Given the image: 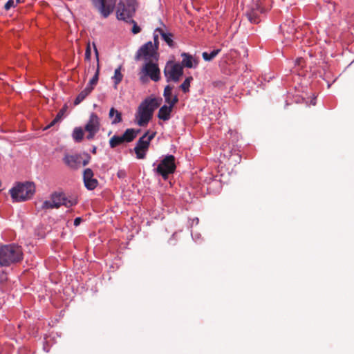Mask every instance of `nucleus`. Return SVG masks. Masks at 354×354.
Wrapping results in <instances>:
<instances>
[{"mask_svg":"<svg viewBox=\"0 0 354 354\" xmlns=\"http://www.w3.org/2000/svg\"><path fill=\"white\" fill-rule=\"evenodd\" d=\"M162 99L147 97L139 105L136 113V123L140 127L146 126L152 118L153 111L161 104Z\"/></svg>","mask_w":354,"mask_h":354,"instance_id":"obj_1","label":"nucleus"},{"mask_svg":"<svg viewBox=\"0 0 354 354\" xmlns=\"http://www.w3.org/2000/svg\"><path fill=\"white\" fill-rule=\"evenodd\" d=\"M23 258L21 247L15 244L5 245L0 248V265L8 266L20 261Z\"/></svg>","mask_w":354,"mask_h":354,"instance_id":"obj_2","label":"nucleus"},{"mask_svg":"<svg viewBox=\"0 0 354 354\" xmlns=\"http://www.w3.org/2000/svg\"><path fill=\"white\" fill-rule=\"evenodd\" d=\"M35 192V185L31 182L18 183L10 189L14 202H22L30 199Z\"/></svg>","mask_w":354,"mask_h":354,"instance_id":"obj_3","label":"nucleus"},{"mask_svg":"<svg viewBox=\"0 0 354 354\" xmlns=\"http://www.w3.org/2000/svg\"><path fill=\"white\" fill-rule=\"evenodd\" d=\"M175 160L173 155L166 156L154 169V171L161 176L164 180H167L169 176L176 171Z\"/></svg>","mask_w":354,"mask_h":354,"instance_id":"obj_4","label":"nucleus"},{"mask_svg":"<svg viewBox=\"0 0 354 354\" xmlns=\"http://www.w3.org/2000/svg\"><path fill=\"white\" fill-rule=\"evenodd\" d=\"M136 0H120L117 9V18L127 21L136 12Z\"/></svg>","mask_w":354,"mask_h":354,"instance_id":"obj_5","label":"nucleus"},{"mask_svg":"<svg viewBox=\"0 0 354 354\" xmlns=\"http://www.w3.org/2000/svg\"><path fill=\"white\" fill-rule=\"evenodd\" d=\"M93 8L100 14V15L106 19L113 12L115 8L117 0H90Z\"/></svg>","mask_w":354,"mask_h":354,"instance_id":"obj_6","label":"nucleus"},{"mask_svg":"<svg viewBox=\"0 0 354 354\" xmlns=\"http://www.w3.org/2000/svg\"><path fill=\"white\" fill-rule=\"evenodd\" d=\"M167 82H178L183 74V66L178 63L167 62L164 69Z\"/></svg>","mask_w":354,"mask_h":354,"instance_id":"obj_7","label":"nucleus"},{"mask_svg":"<svg viewBox=\"0 0 354 354\" xmlns=\"http://www.w3.org/2000/svg\"><path fill=\"white\" fill-rule=\"evenodd\" d=\"M149 133V132L147 131L141 138H140L134 148L136 157L138 159L145 158L146 151L149 147L150 142L156 136V132H153L150 135Z\"/></svg>","mask_w":354,"mask_h":354,"instance_id":"obj_8","label":"nucleus"},{"mask_svg":"<svg viewBox=\"0 0 354 354\" xmlns=\"http://www.w3.org/2000/svg\"><path fill=\"white\" fill-rule=\"evenodd\" d=\"M156 48L153 46L151 41H148L142 45L137 51L135 59L136 60L140 59L143 57L146 61H152L157 59L158 53Z\"/></svg>","mask_w":354,"mask_h":354,"instance_id":"obj_9","label":"nucleus"},{"mask_svg":"<svg viewBox=\"0 0 354 354\" xmlns=\"http://www.w3.org/2000/svg\"><path fill=\"white\" fill-rule=\"evenodd\" d=\"M142 73L145 76H141L140 80L145 82V77H149L154 82H158L160 79V71L158 64L153 63L152 61L147 62L142 69Z\"/></svg>","mask_w":354,"mask_h":354,"instance_id":"obj_10","label":"nucleus"},{"mask_svg":"<svg viewBox=\"0 0 354 354\" xmlns=\"http://www.w3.org/2000/svg\"><path fill=\"white\" fill-rule=\"evenodd\" d=\"M100 127V118L96 113H92L89 117V120L85 125L84 129L88 133L86 136L88 140H92L95 135L99 131Z\"/></svg>","mask_w":354,"mask_h":354,"instance_id":"obj_11","label":"nucleus"},{"mask_svg":"<svg viewBox=\"0 0 354 354\" xmlns=\"http://www.w3.org/2000/svg\"><path fill=\"white\" fill-rule=\"evenodd\" d=\"M50 199L53 201L55 208H59L61 205L70 207L77 204V200L75 198H72L68 199L63 193H53L50 196Z\"/></svg>","mask_w":354,"mask_h":354,"instance_id":"obj_12","label":"nucleus"},{"mask_svg":"<svg viewBox=\"0 0 354 354\" xmlns=\"http://www.w3.org/2000/svg\"><path fill=\"white\" fill-rule=\"evenodd\" d=\"M82 156L80 154H65L63 158L64 164L72 169H77L81 166Z\"/></svg>","mask_w":354,"mask_h":354,"instance_id":"obj_13","label":"nucleus"},{"mask_svg":"<svg viewBox=\"0 0 354 354\" xmlns=\"http://www.w3.org/2000/svg\"><path fill=\"white\" fill-rule=\"evenodd\" d=\"M94 174L92 169L87 168L84 171L83 180L85 187L88 190H93L98 185V181L93 178Z\"/></svg>","mask_w":354,"mask_h":354,"instance_id":"obj_14","label":"nucleus"},{"mask_svg":"<svg viewBox=\"0 0 354 354\" xmlns=\"http://www.w3.org/2000/svg\"><path fill=\"white\" fill-rule=\"evenodd\" d=\"M172 89H173V86H171L170 85H167L164 89L163 96L165 97V102L167 104H169L171 106H174L178 102V98L176 95L174 96H172V94H171Z\"/></svg>","mask_w":354,"mask_h":354,"instance_id":"obj_15","label":"nucleus"},{"mask_svg":"<svg viewBox=\"0 0 354 354\" xmlns=\"http://www.w3.org/2000/svg\"><path fill=\"white\" fill-rule=\"evenodd\" d=\"M183 57L181 66L189 68H196L198 64V62L193 58V57L187 53H183L181 54Z\"/></svg>","mask_w":354,"mask_h":354,"instance_id":"obj_16","label":"nucleus"},{"mask_svg":"<svg viewBox=\"0 0 354 354\" xmlns=\"http://www.w3.org/2000/svg\"><path fill=\"white\" fill-rule=\"evenodd\" d=\"M174 106L169 104V106L163 105L158 111V118L163 121H167L171 118V113L172 112Z\"/></svg>","mask_w":354,"mask_h":354,"instance_id":"obj_17","label":"nucleus"},{"mask_svg":"<svg viewBox=\"0 0 354 354\" xmlns=\"http://www.w3.org/2000/svg\"><path fill=\"white\" fill-rule=\"evenodd\" d=\"M140 130H135L134 129H127L122 135V138L125 142H132L137 136Z\"/></svg>","mask_w":354,"mask_h":354,"instance_id":"obj_18","label":"nucleus"},{"mask_svg":"<svg viewBox=\"0 0 354 354\" xmlns=\"http://www.w3.org/2000/svg\"><path fill=\"white\" fill-rule=\"evenodd\" d=\"M265 11H247L245 15L248 19L252 24H259L260 22L259 15Z\"/></svg>","mask_w":354,"mask_h":354,"instance_id":"obj_19","label":"nucleus"},{"mask_svg":"<svg viewBox=\"0 0 354 354\" xmlns=\"http://www.w3.org/2000/svg\"><path fill=\"white\" fill-rule=\"evenodd\" d=\"M156 32H158L160 33L162 39L167 44V45L169 46H170V47L174 46V42L172 39V37H173L172 34L165 32L161 28H156Z\"/></svg>","mask_w":354,"mask_h":354,"instance_id":"obj_20","label":"nucleus"},{"mask_svg":"<svg viewBox=\"0 0 354 354\" xmlns=\"http://www.w3.org/2000/svg\"><path fill=\"white\" fill-rule=\"evenodd\" d=\"M67 109V105H64L58 112L56 117L50 122V123L46 127V129H48L53 126H54L56 123L59 122L64 117L65 112Z\"/></svg>","mask_w":354,"mask_h":354,"instance_id":"obj_21","label":"nucleus"},{"mask_svg":"<svg viewBox=\"0 0 354 354\" xmlns=\"http://www.w3.org/2000/svg\"><path fill=\"white\" fill-rule=\"evenodd\" d=\"M91 93V88L86 87L77 96L74 101V105L77 106L80 104L90 93Z\"/></svg>","mask_w":354,"mask_h":354,"instance_id":"obj_22","label":"nucleus"},{"mask_svg":"<svg viewBox=\"0 0 354 354\" xmlns=\"http://www.w3.org/2000/svg\"><path fill=\"white\" fill-rule=\"evenodd\" d=\"M124 142L122 136H113L109 140V145L112 149L115 148L116 147L123 144Z\"/></svg>","mask_w":354,"mask_h":354,"instance_id":"obj_23","label":"nucleus"},{"mask_svg":"<svg viewBox=\"0 0 354 354\" xmlns=\"http://www.w3.org/2000/svg\"><path fill=\"white\" fill-rule=\"evenodd\" d=\"M263 0H252L250 9L248 11H266L262 7Z\"/></svg>","mask_w":354,"mask_h":354,"instance_id":"obj_24","label":"nucleus"},{"mask_svg":"<svg viewBox=\"0 0 354 354\" xmlns=\"http://www.w3.org/2000/svg\"><path fill=\"white\" fill-rule=\"evenodd\" d=\"M84 134V131L81 127H76L73 130L72 136L75 142H80L83 140Z\"/></svg>","mask_w":354,"mask_h":354,"instance_id":"obj_25","label":"nucleus"},{"mask_svg":"<svg viewBox=\"0 0 354 354\" xmlns=\"http://www.w3.org/2000/svg\"><path fill=\"white\" fill-rule=\"evenodd\" d=\"M99 74H100V64H97V69H96L94 76L92 77V79L90 80L88 85L86 86L87 88H91V91L93 90L95 86L97 84L98 79H99Z\"/></svg>","mask_w":354,"mask_h":354,"instance_id":"obj_26","label":"nucleus"},{"mask_svg":"<svg viewBox=\"0 0 354 354\" xmlns=\"http://www.w3.org/2000/svg\"><path fill=\"white\" fill-rule=\"evenodd\" d=\"M220 52L221 49L214 50L211 53L203 52L202 53V57L205 61L210 62L214 59Z\"/></svg>","mask_w":354,"mask_h":354,"instance_id":"obj_27","label":"nucleus"},{"mask_svg":"<svg viewBox=\"0 0 354 354\" xmlns=\"http://www.w3.org/2000/svg\"><path fill=\"white\" fill-rule=\"evenodd\" d=\"M114 81V87L117 88V86L121 82L123 78V75L121 73V66L117 68L114 71V75L112 77Z\"/></svg>","mask_w":354,"mask_h":354,"instance_id":"obj_28","label":"nucleus"},{"mask_svg":"<svg viewBox=\"0 0 354 354\" xmlns=\"http://www.w3.org/2000/svg\"><path fill=\"white\" fill-rule=\"evenodd\" d=\"M115 114V118L112 121V124H118L122 121V114L114 108H111L109 111V117L113 118V115Z\"/></svg>","mask_w":354,"mask_h":354,"instance_id":"obj_29","label":"nucleus"},{"mask_svg":"<svg viewBox=\"0 0 354 354\" xmlns=\"http://www.w3.org/2000/svg\"><path fill=\"white\" fill-rule=\"evenodd\" d=\"M193 80V77L189 76L187 77L185 81L180 84V88L184 93H187L189 91L190 83Z\"/></svg>","mask_w":354,"mask_h":354,"instance_id":"obj_30","label":"nucleus"},{"mask_svg":"<svg viewBox=\"0 0 354 354\" xmlns=\"http://www.w3.org/2000/svg\"><path fill=\"white\" fill-rule=\"evenodd\" d=\"M41 208L42 209H53V208H55V206H54L53 201L50 199V201H45L42 203V205H41Z\"/></svg>","mask_w":354,"mask_h":354,"instance_id":"obj_31","label":"nucleus"},{"mask_svg":"<svg viewBox=\"0 0 354 354\" xmlns=\"http://www.w3.org/2000/svg\"><path fill=\"white\" fill-rule=\"evenodd\" d=\"M131 23L133 24L131 32L133 34L139 33L141 31V28H140V26H138V24H136V22L134 20H131Z\"/></svg>","mask_w":354,"mask_h":354,"instance_id":"obj_32","label":"nucleus"},{"mask_svg":"<svg viewBox=\"0 0 354 354\" xmlns=\"http://www.w3.org/2000/svg\"><path fill=\"white\" fill-rule=\"evenodd\" d=\"M91 50L90 44H88L86 48V51H85V59L89 61L91 59Z\"/></svg>","mask_w":354,"mask_h":354,"instance_id":"obj_33","label":"nucleus"},{"mask_svg":"<svg viewBox=\"0 0 354 354\" xmlns=\"http://www.w3.org/2000/svg\"><path fill=\"white\" fill-rule=\"evenodd\" d=\"M15 6L14 0H8L4 5V8L5 10H8L11 8L15 7Z\"/></svg>","mask_w":354,"mask_h":354,"instance_id":"obj_34","label":"nucleus"},{"mask_svg":"<svg viewBox=\"0 0 354 354\" xmlns=\"http://www.w3.org/2000/svg\"><path fill=\"white\" fill-rule=\"evenodd\" d=\"M156 32H156V30H155L154 33H153V41H154V44L153 45L156 48V50H158V49L159 41H158V35Z\"/></svg>","mask_w":354,"mask_h":354,"instance_id":"obj_35","label":"nucleus"},{"mask_svg":"<svg viewBox=\"0 0 354 354\" xmlns=\"http://www.w3.org/2000/svg\"><path fill=\"white\" fill-rule=\"evenodd\" d=\"M86 158L82 161L83 166H86V165H88L91 159V157L88 154L86 153Z\"/></svg>","mask_w":354,"mask_h":354,"instance_id":"obj_36","label":"nucleus"},{"mask_svg":"<svg viewBox=\"0 0 354 354\" xmlns=\"http://www.w3.org/2000/svg\"><path fill=\"white\" fill-rule=\"evenodd\" d=\"M93 47H94L95 55V57H96L97 65V64H99V53H98L97 49L96 46L95 45V44H93Z\"/></svg>","mask_w":354,"mask_h":354,"instance_id":"obj_37","label":"nucleus"},{"mask_svg":"<svg viewBox=\"0 0 354 354\" xmlns=\"http://www.w3.org/2000/svg\"><path fill=\"white\" fill-rule=\"evenodd\" d=\"M82 221V218H80V217L75 218L74 220V225L76 227L78 226L81 223Z\"/></svg>","mask_w":354,"mask_h":354,"instance_id":"obj_38","label":"nucleus"},{"mask_svg":"<svg viewBox=\"0 0 354 354\" xmlns=\"http://www.w3.org/2000/svg\"><path fill=\"white\" fill-rule=\"evenodd\" d=\"M118 176L119 178H122L123 176H124V172L122 171H120L118 173Z\"/></svg>","mask_w":354,"mask_h":354,"instance_id":"obj_39","label":"nucleus"},{"mask_svg":"<svg viewBox=\"0 0 354 354\" xmlns=\"http://www.w3.org/2000/svg\"><path fill=\"white\" fill-rule=\"evenodd\" d=\"M92 153H96V147H93V149L92 150Z\"/></svg>","mask_w":354,"mask_h":354,"instance_id":"obj_40","label":"nucleus"},{"mask_svg":"<svg viewBox=\"0 0 354 354\" xmlns=\"http://www.w3.org/2000/svg\"><path fill=\"white\" fill-rule=\"evenodd\" d=\"M21 3V0H16V3H17H17Z\"/></svg>","mask_w":354,"mask_h":354,"instance_id":"obj_41","label":"nucleus"}]
</instances>
